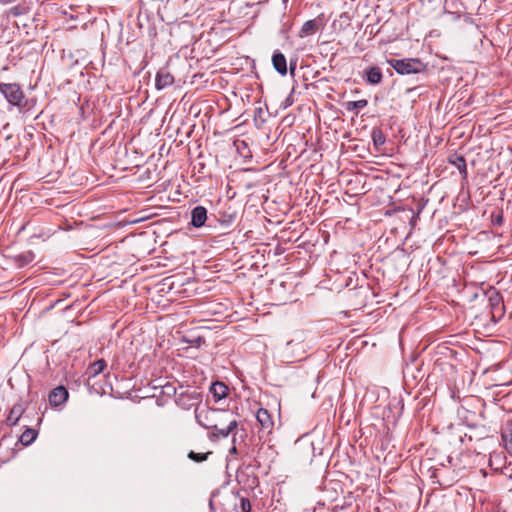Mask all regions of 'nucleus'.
Wrapping results in <instances>:
<instances>
[{
  "mask_svg": "<svg viewBox=\"0 0 512 512\" xmlns=\"http://www.w3.org/2000/svg\"><path fill=\"white\" fill-rule=\"evenodd\" d=\"M238 427V421L237 420H231L229 421V426L226 427H219L217 425L216 428H212V432L209 435L210 440H217L220 438H227L230 434H235V430Z\"/></svg>",
  "mask_w": 512,
  "mask_h": 512,
  "instance_id": "423d86ee",
  "label": "nucleus"
},
{
  "mask_svg": "<svg viewBox=\"0 0 512 512\" xmlns=\"http://www.w3.org/2000/svg\"><path fill=\"white\" fill-rule=\"evenodd\" d=\"M165 389H166V391H165L166 394H170L171 392L176 394V389L171 385L165 386Z\"/></svg>",
  "mask_w": 512,
  "mask_h": 512,
  "instance_id": "cd10ccee",
  "label": "nucleus"
},
{
  "mask_svg": "<svg viewBox=\"0 0 512 512\" xmlns=\"http://www.w3.org/2000/svg\"><path fill=\"white\" fill-rule=\"evenodd\" d=\"M372 139L376 146L383 145L385 143V137L380 130H373Z\"/></svg>",
  "mask_w": 512,
  "mask_h": 512,
  "instance_id": "4be33fe9",
  "label": "nucleus"
},
{
  "mask_svg": "<svg viewBox=\"0 0 512 512\" xmlns=\"http://www.w3.org/2000/svg\"><path fill=\"white\" fill-rule=\"evenodd\" d=\"M174 82L173 76L168 72H159L156 76V87L157 89H163Z\"/></svg>",
  "mask_w": 512,
  "mask_h": 512,
  "instance_id": "ddd939ff",
  "label": "nucleus"
},
{
  "mask_svg": "<svg viewBox=\"0 0 512 512\" xmlns=\"http://www.w3.org/2000/svg\"><path fill=\"white\" fill-rule=\"evenodd\" d=\"M383 78L379 67H371L366 71V82L370 85H378Z\"/></svg>",
  "mask_w": 512,
  "mask_h": 512,
  "instance_id": "f8f14e48",
  "label": "nucleus"
},
{
  "mask_svg": "<svg viewBox=\"0 0 512 512\" xmlns=\"http://www.w3.org/2000/svg\"><path fill=\"white\" fill-rule=\"evenodd\" d=\"M368 105V101L366 99H361L357 101H348L345 103V108L348 111H355L356 115L360 109H363Z\"/></svg>",
  "mask_w": 512,
  "mask_h": 512,
  "instance_id": "a211bd4d",
  "label": "nucleus"
},
{
  "mask_svg": "<svg viewBox=\"0 0 512 512\" xmlns=\"http://www.w3.org/2000/svg\"><path fill=\"white\" fill-rule=\"evenodd\" d=\"M105 367L106 362L103 359L97 360L88 367L87 374L89 377H95L100 374L105 369Z\"/></svg>",
  "mask_w": 512,
  "mask_h": 512,
  "instance_id": "dca6fc26",
  "label": "nucleus"
},
{
  "mask_svg": "<svg viewBox=\"0 0 512 512\" xmlns=\"http://www.w3.org/2000/svg\"><path fill=\"white\" fill-rule=\"evenodd\" d=\"M308 348L302 334H299L280 348L278 357L282 363L293 364L306 358Z\"/></svg>",
  "mask_w": 512,
  "mask_h": 512,
  "instance_id": "f257e3e1",
  "label": "nucleus"
},
{
  "mask_svg": "<svg viewBox=\"0 0 512 512\" xmlns=\"http://www.w3.org/2000/svg\"><path fill=\"white\" fill-rule=\"evenodd\" d=\"M232 443H233V446L229 449V454L230 455H236L237 454V448H236V437H235V434H233V437H232Z\"/></svg>",
  "mask_w": 512,
  "mask_h": 512,
  "instance_id": "a878e982",
  "label": "nucleus"
},
{
  "mask_svg": "<svg viewBox=\"0 0 512 512\" xmlns=\"http://www.w3.org/2000/svg\"><path fill=\"white\" fill-rule=\"evenodd\" d=\"M489 300L492 306L498 305L500 303V298L498 294H496L495 296H491Z\"/></svg>",
  "mask_w": 512,
  "mask_h": 512,
  "instance_id": "bb28decb",
  "label": "nucleus"
},
{
  "mask_svg": "<svg viewBox=\"0 0 512 512\" xmlns=\"http://www.w3.org/2000/svg\"><path fill=\"white\" fill-rule=\"evenodd\" d=\"M0 93L13 106H24V94L16 83H0Z\"/></svg>",
  "mask_w": 512,
  "mask_h": 512,
  "instance_id": "20e7f679",
  "label": "nucleus"
},
{
  "mask_svg": "<svg viewBox=\"0 0 512 512\" xmlns=\"http://www.w3.org/2000/svg\"><path fill=\"white\" fill-rule=\"evenodd\" d=\"M388 63L399 74H417L425 70V65L415 58L390 59Z\"/></svg>",
  "mask_w": 512,
  "mask_h": 512,
  "instance_id": "7ed1b4c3",
  "label": "nucleus"
},
{
  "mask_svg": "<svg viewBox=\"0 0 512 512\" xmlns=\"http://www.w3.org/2000/svg\"><path fill=\"white\" fill-rule=\"evenodd\" d=\"M256 419L261 425V427L265 430L270 431L273 427V421L268 410L264 408H260L256 413Z\"/></svg>",
  "mask_w": 512,
  "mask_h": 512,
  "instance_id": "9d476101",
  "label": "nucleus"
},
{
  "mask_svg": "<svg viewBox=\"0 0 512 512\" xmlns=\"http://www.w3.org/2000/svg\"><path fill=\"white\" fill-rule=\"evenodd\" d=\"M68 391L64 386L54 388L49 394V403L53 407H58L68 399Z\"/></svg>",
  "mask_w": 512,
  "mask_h": 512,
  "instance_id": "0eeeda50",
  "label": "nucleus"
},
{
  "mask_svg": "<svg viewBox=\"0 0 512 512\" xmlns=\"http://www.w3.org/2000/svg\"><path fill=\"white\" fill-rule=\"evenodd\" d=\"M240 508H241L242 512H250V510H251L250 501L247 498H242L240 501Z\"/></svg>",
  "mask_w": 512,
  "mask_h": 512,
  "instance_id": "393cba45",
  "label": "nucleus"
},
{
  "mask_svg": "<svg viewBox=\"0 0 512 512\" xmlns=\"http://www.w3.org/2000/svg\"><path fill=\"white\" fill-rule=\"evenodd\" d=\"M317 29L318 27L316 20H308L302 25L301 30L299 32V37L304 38L313 35L317 31Z\"/></svg>",
  "mask_w": 512,
  "mask_h": 512,
  "instance_id": "4468645a",
  "label": "nucleus"
},
{
  "mask_svg": "<svg viewBox=\"0 0 512 512\" xmlns=\"http://www.w3.org/2000/svg\"><path fill=\"white\" fill-rule=\"evenodd\" d=\"M294 69H295V67L291 65V66H290L291 73H293V72H294Z\"/></svg>",
  "mask_w": 512,
  "mask_h": 512,
  "instance_id": "c85d7f7f",
  "label": "nucleus"
},
{
  "mask_svg": "<svg viewBox=\"0 0 512 512\" xmlns=\"http://www.w3.org/2000/svg\"><path fill=\"white\" fill-rule=\"evenodd\" d=\"M272 64L274 69L281 75L287 74V62L284 54L275 52L272 56Z\"/></svg>",
  "mask_w": 512,
  "mask_h": 512,
  "instance_id": "1a4fd4ad",
  "label": "nucleus"
},
{
  "mask_svg": "<svg viewBox=\"0 0 512 512\" xmlns=\"http://www.w3.org/2000/svg\"><path fill=\"white\" fill-rule=\"evenodd\" d=\"M207 220V209L203 206H196L191 211V224L195 228L202 227Z\"/></svg>",
  "mask_w": 512,
  "mask_h": 512,
  "instance_id": "6e6552de",
  "label": "nucleus"
},
{
  "mask_svg": "<svg viewBox=\"0 0 512 512\" xmlns=\"http://www.w3.org/2000/svg\"><path fill=\"white\" fill-rule=\"evenodd\" d=\"M202 401V395L196 390H184L181 391L176 397V404L184 409L190 410L193 407H199Z\"/></svg>",
  "mask_w": 512,
  "mask_h": 512,
  "instance_id": "39448f33",
  "label": "nucleus"
},
{
  "mask_svg": "<svg viewBox=\"0 0 512 512\" xmlns=\"http://www.w3.org/2000/svg\"><path fill=\"white\" fill-rule=\"evenodd\" d=\"M211 454V452L208 453H196L194 451H190L188 454L189 459L195 461V462H203L208 458V455Z\"/></svg>",
  "mask_w": 512,
  "mask_h": 512,
  "instance_id": "412c9836",
  "label": "nucleus"
},
{
  "mask_svg": "<svg viewBox=\"0 0 512 512\" xmlns=\"http://www.w3.org/2000/svg\"><path fill=\"white\" fill-rule=\"evenodd\" d=\"M229 415V410L213 409L207 406L195 408V419L199 425L206 429L216 428L218 422H223L225 416Z\"/></svg>",
  "mask_w": 512,
  "mask_h": 512,
  "instance_id": "f03ea898",
  "label": "nucleus"
},
{
  "mask_svg": "<svg viewBox=\"0 0 512 512\" xmlns=\"http://www.w3.org/2000/svg\"><path fill=\"white\" fill-rule=\"evenodd\" d=\"M37 437V431L32 428H27L20 436V441L23 445H30Z\"/></svg>",
  "mask_w": 512,
  "mask_h": 512,
  "instance_id": "f3484780",
  "label": "nucleus"
},
{
  "mask_svg": "<svg viewBox=\"0 0 512 512\" xmlns=\"http://www.w3.org/2000/svg\"><path fill=\"white\" fill-rule=\"evenodd\" d=\"M450 162L457 167L463 177L467 176V168L464 157L455 155L453 159L450 160Z\"/></svg>",
  "mask_w": 512,
  "mask_h": 512,
  "instance_id": "aec40b11",
  "label": "nucleus"
},
{
  "mask_svg": "<svg viewBox=\"0 0 512 512\" xmlns=\"http://www.w3.org/2000/svg\"><path fill=\"white\" fill-rule=\"evenodd\" d=\"M210 392L216 401H220L227 396L228 387L223 382H215L211 385Z\"/></svg>",
  "mask_w": 512,
  "mask_h": 512,
  "instance_id": "9b49d317",
  "label": "nucleus"
},
{
  "mask_svg": "<svg viewBox=\"0 0 512 512\" xmlns=\"http://www.w3.org/2000/svg\"><path fill=\"white\" fill-rule=\"evenodd\" d=\"M32 254L31 253H28L27 255H22V256H19L18 258V261H19V266H24L26 264H28L29 262L32 261Z\"/></svg>",
  "mask_w": 512,
  "mask_h": 512,
  "instance_id": "b1692460",
  "label": "nucleus"
},
{
  "mask_svg": "<svg viewBox=\"0 0 512 512\" xmlns=\"http://www.w3.org/2000/svg\"><path fill=\"white\" fill-rule=\"evenodd\" d=\"M22 411H23V409H22L21 405H14L12 407V409L10 410V413L7 417V422L10 425H15L18 422V420L22 414Z\"/></svg>",
  "mask_w": 512,
  "mask_h": 512,
  "instance_id": "6ab92c4d",
  "label": "nucleus"
},
{
  "mask_svg": "<svg viewBox=\"0 0 512 512\" xmlns=\"http://www.w3.org/2000/svg\"><path fill=\"white\" fill-rule=\"evenodd\" d=\"M502 440L505 448L509 453H512V425L507 424L503 427L501 432Z\"/></svg>",
  "mask_w": 512,
  "mask_h": 512,
  "instance_id": "2eb2a0df",
  "label": "nucleus"
},
{
  "mask_svg": "<svg viewBox=\"0 0 512 512\" xmlns=\"http://www.w3.org/2000/svg\"><path fill=\"white\" fill-rule=\"evenodd\" d=\"M223 419H226L225 421L223 422H218V426L219 427H226V426H229V421L231 420H237L234 413L229 411V415L228 416H225Z\"/></svg>",
  "mask_w": 512,
  "mask_h": 512,
  "instance_id": "5701e85b",
  "label": "nucleus"
}]
</instances>
